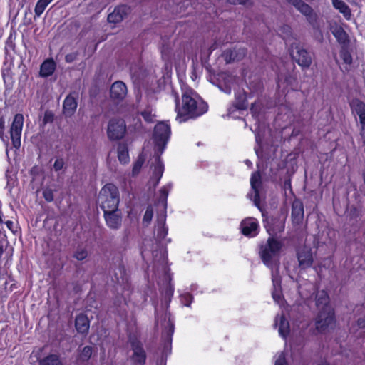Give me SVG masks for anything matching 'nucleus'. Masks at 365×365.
I'll return each instance as SVG.
<instances>
[{
	"label": "nucleus",
	"mask_w": 365,
	"mask_h": 365,
	"mask_svg": "<svg viewBox=\"0 0 365 365\" xmlns=\"http://www.w3.org/2000/svg\"><path fill=\"white\" fill-rule=\"evenodd\" d=\"M140 115L143 118L147 123H153L155 120V115L151 107H146L140 112Z\"/></svg>",
	"instance_id": "32"
},
{
	"label": "nucleus",
	"mask_w": 365,
	"mask_h": 365,
	"mask_svg": "<svg viewBox=\"0 0 365 365\" xmlns=\"http://www.w3.org/2000/svg\"><path fill=\"white\" fill-rule=\"evenodd\" d=\"M334 323V317L331 310L320 311L316 319V328L319 331H325L331 328Z\"/></svg>",
	"instance_id": "7"
},
{
	"label": "nucleus",
	"mask_w": 365,
	"mask_h": 365,
	"mask_svg": "<svg viewBox=\"0 0 365 365\" xmlns=\"http://www.w3.org/2000/svg\"><path fill=\"white\" fill-rule=\"evenodd\" d=\"M267 231L270 235H275L277 232H275L274 230H271L270 228H267Z\"/></svg>",
	"instance_id": "53"
},
{
	"label": "nucleus",
	"mask_w": 365,
	"mask_h": 365,
	"mask_svg": "<svg viewBox=\"0 0 365 365\" xmlns=\"http://www.w3.org/2000/svg\"><path fill=\"white\" fill-rule=\"evenodd\" d=\"M284 228V225L283 224H281L277 232H282Z\"/></svg>",
	"instance_id": "54"
},
{
	"label": "nucleus",
	"mask_w": 365,
	"mask_h": 365,
	"mask_svg": "<svg viewBox=\"0 0 365 365\" xmlns=\"http://www.w3.org/2000/svg\"><path fill=\"white\" fill-rule=\"evenodd\" d=\"M143 164V160L142 158H138L136 162L133 165V174L136 175L139 173Z\"/></svg>",
	"instance_id": "41"
},
{
	"label": "nucleus",
	"mask_w": 365,
	"mask_h": 365,
	"mask_svg": "<svg viewBox=\"0 0 365 365\" xmlns=\"http://www.w3.org/2000/svg\"><path fill=\"white\" fill-rule=\"evenodd\" d=\"M129 12V8L125 5L115 8L113 11L108 16V21L110 23L117 24L123 21Z\"/></svg>",
	"instance_id": "14"
},
{
	"label": "nucleus",
	"mask_w": 365,
	"mask_h": 365,
	"mask_svg": "<svg viewBox=\"0 0 365 365\" xmlns=\"http://www.w3.org/2000/svg\"><path fill=\"white\" fill-rule=\"evenodd\" d=\"M250 185L252 190L254 191L253 201L255 205L259 207V188L261 185V176L259 172L252 173L250 178Z\"/></svg>",
	"instance_id": "16"
},
{
	"label": "nucleus",
	"mask_w": 365,
	"mask_h": 365,
	"mask_svg": "<svg viewBox=\"0 0 365 365\" xmlns=\"http://www.w3.org/2000/svg\"><path fill=\"white\" fill-rule=\"evenodd\" d=\"M246 55L245 48L226 50L222 53V57L227 63H231L235 61H240Z\"/></svg>",
	"instance_id": "17"
},
{
	"label": "nucleus",
	"mask_w": 365,
	"mask_h": 365,
	"mask_svg": "<svg viewBox=\"0 0 365 365\" xmlns=\"http://www.w3.org/2000/svg\"><path fill=\"white\" fill-rule=\"evenodd\" d=\"M364 182H365V174H364Z\"/></svg>",
	"instance_id": "59"
},
{
	"label": "nucleus",
	"mask_w": 365,
	"mask_h": 365,
	"mask_svg": "<svg viewBox=\"0 0 365 365\" xmlns=\"http://www.w3.org/2000/svg\"><path fill=\"white\" fill-rule=\"evenodd\" d=\"M172 293H173V291L170 289V294H172Z\"/></svg>",
	"instance_id": "60"
},
{
	"label": "nucleus",
	"mask_w": 365,
	"mask_h": 365,
	"mask_svg": "<svg viewBox=\"0 0 365 365\" xmlns=\"http://www.w3.org/2000/svg\"><path fill=\"white\" fill-rule=\"evenodd\" d=\"M257 220L252 217H248L242 221L240 227L242 233L247 237H255L257 235L258 230Z\"/></svg>",
	"instance_id": "10"
},
{
	"label": "nucleus",
	"mask_w": 365,
	"mask_h": 365,
	"mask_svg": "<svg viewBox=\"0 0 365 365\" xmlns=\"http://www.w3.org/2000/svg\"><path fill=\"white\" fill-rule=\"evenodd\" d=\"M284 29L287 30L288 31H290V28H289V26H286V27L284 28Z\"/></svg>",
	"instance_id": "58"
},
{
	"label": "nucleus",
	"mask_w": 365,
	"mask_h": 365,
	"mask_svg": "<svg viewBox=\"0 0 365 365\" xmlns=\"http://www.w3.org/2000/svg\"><path fill=\"white\" fill-rule=\"evenodd\" d=\"M334 7L339 10L346 19H349L351 17V10L346 4L341 0H332Z\"/></svg>",
	"instance_id": "27"
},
{
	"label": "nucleus",
	"mask_w": 365,
	"mask_h": 365,
	"mask_svg": "<svg viewBox=\"0 0 365 365\" xmlns=\"http://www.w3.org/2000/svg\"><path fill=\"white\" fill-rule=\"evenodd\" d=\"M246 164L248 165H250L252 163L250 160H246Z\"/></svg>",
	"instance_id": "57"
},
{
	"label": "nucleus",
	"mask_w": 365,
	"mask_h": 365,
	"mask_svg": "<svg viewBox=\"0 0 365 365\" xmlns=\"http://www.w3.org/2000/svg\"><path fill=\"white\" fill-rule=\"evenodd\" d=\"M292 218L294 224H299L304 218V207L300 201L295 200L292 203Z\"/></svg>",
	"instance_id": "18"
},
{
	"label": "nucleus",
	"mask_w": 365,
	"mask_h": 365,
	"mask_svg": "<svg viewBox=\"0 0 365 365\" xmlns=\"http://www.w3.org/2000/svg\"><path fill=\"white\" fill-rule=\"evenodd\" d=\"M295 82V78L292 76H289L286 77L284 80L281 78H278V87L280 88H285L288 86H290L291 88L293 89L294 86H292V83Z\"/></svg>",
	"instance_id": "34"
},
{
	"label": "nucleus",
	"mask_w": 365,
	"mask_h": 365,
	"mask_svg": "<svg viewBox=\"0 0 365 365\" xmlns=\"http://www.w3.org/2000/svg\"><path fill=\"white\" fill-rule=\"evenodd\" d=\"M43 197L46 201L51 202L53 200V191L49 187H46L43 190Z\"/></svg>",
	"instance_id": "37"
},
{
	"label": "nucleus",
	"mask_w": 365,
	"mask_h": 365,
	"mask_svg": "<svg viewBox=\"0 0 365 365\" xmlns=\"http://www.w3.org/2000/svg\"><path fill=\"white\" fill-rule=\"evenodd\" d=\"M56 68V63L53 59L46 60L41 66L40 75L43 77L51 76Z\"/></svg>",
	"instance_id": "25"
},
{
	"label": "nucleus",
	"mask_w": 365,
	"mask_h": 365,
	"mask_svg": "<svg viewBox=\"0 0 365 365\" xmlns=\"http://www.w3.org/2000/svg\"><path fill=\"white\" fill-rule=\"evenodd\" d=\"M276 360L274 365H287V362L285 359V355L283 352H281L276 355Z\"/></svg>",
	"instance_id": "40"
},
{
	"label": "nucleus",
	"mask_w": 365,
	"mask_h": 365,
	"mask_svg": "<svg viewBox=\"0 0 365 365\" xmlns=\"http://www.w3.org/2000/svg\"><path fill=\"white\" fill-rule=\"evenodd\" d=\"M126 125L123 119H113L108 126V136L111 140H118L123 137Z\"/></svg>",
	"instance_id": "6"
},
{
	"label": "nucleus",
	"mask_w": 365,
	"mask_h": 365,
	"mask_svg": "<svg viewBox=\"0 0 365 365\" xmlns=\"http://www.w3.org/2000/svg\"><path fill=\"white\" fill-rule=\"evenodd\" d=\"M227 1L232 4H244L246 3L247 0H227Z\"/></svg>",
	"instance_id": "48"
},
{
	"label": "nucleus",
	"mask_w": 365,
	"mask_h": 365,
	"mask_svg": "<svg viewBox=\"0 0 365 365\" xmlns=\"http://www.w3.org/2000/svg\"><path fill=\"white\" fill-rule=\"evenodd\" d=\"M164 166L159 156L155 158V164L153 170V175L151 180L155 181V185H157L163 176Z\"/></svg>",
	"instance_id": "23"
},
{
	"label": "nucleus",
	"mask_w": 365,
	"mask_h": 365,
	"mask_svg": "<svg viewBox=\"0 0 365 365\" xmlns=\"http://www.w3.org/2000/svg\"><path fill=\"white\" fill-rule=\"evenodd\" d=\"M53 1V0H38L34 8V18L40 17L48 4Z\"/></svg>",
	"instance_id": "28"
},
{
	"label": "nucleus",
	"mask_w": 365,
	"mask_h": 365,
	"mask_svg": "<svg viewBox=\"0 0 365 365\" xmlns=\"http://www.w3.org/2000/svg\"><path fill=\"white\" fill-rule=\"evenodd\" d=\"M332 34L339 43H344L346 42V34L341 27H335L332 31Z\"/></svg>",
	"instance_id": "33"
},
{
	"label": "nucleus",
	"mask_w": 365,
	"mask_h": 365,
	"mask_svg": "<svg viewBox=\"0 0 365 365\" xmlns=\"http://www.w3.org/2000/svg\"><path fill=\"white\" fill-rule=\"evenodd\" d=\"M104 218L108 227L113 230H118L122 223L121 212L118 210L104 211Z\"/></svg>",
	"instance_id": "8"
},
{
	"label": "nucleus",
	"mask_w": 365,
	"mask_h": 365,
	"mask_svg": "<svg viewBox=\"0 0 365 365\" xmlns=\"http://www.w3.org/2000/svg\"><path fill=\"white\" fill-rule=\"evenodd\" d=\"M192 297L190 294H185L182 295V302L185 306L189 307L192 302Z\"/></svg>",
	"instance_id": "44"
},
{
	"label": "nucleus",
	"mask_w": 365,
	"mask_h": 365,
	"mask_svg": "<svg viewBox=\"0 0 365 365\" xmlns=\"http://www.w3.org/2000/svg\"><path fill=\"white\" fill-rule=\"evenodd\" d=\"M78 94L73 93L66 96L63 101V112L66 117L72 116L76 110Z\"/></svg>",
	"instance_id": "12"
},
{
	"label": "nucleus",
	"mask_w": 365,
	"mask_h": 365,
	"mask_svg": "<svg viewBox=\"0 0 365 365\" xmlns=\"http://www.w3.org/2000/svg\"><path fill=\"white\" fill-rule=\"evenodd\" d=\"M358 325L360 327H365V320H364V319H359L358 320Z\"/></svg>",
	"instance_id": "51"
},
{
	"label": "nucleus",
	"mask_w": 365,
	"mask_h": 365,
	"mask_svg": "<svg viewBox=\"0 0 365 365\" xmlns=\"http://www.w3.org/2000/svg\"><path fill=\"white\" fill-rule=\"evenodd\" d=\"M63 165H64L63 160L61 158H58L56 160V161L53 164V168L56 171H58L63 168Z\"/></svg>",
	"instance_id": "45"
},
{
	"label": "nucleus",
	"mask_w": 365,
	"mask_h": 365,
	"mask_svg": "<svg viewBox=\"0 0 365 365\" xmlns=\"http://www.w3.org/2000/svg\"><path fill=\"white\" fill-rule=\"evenodd\" d=\"M5 122L3 118H0V129H4L5 128Z\"/></svg>",
	"instance_id": "50"
},
{
	"label": "nucleus",
	"mask_w": 365,
	"mask_h": 365,
	"mask_svg": "<svg viewBox=\"0 0 365 365\" xmlns=\"http://www.w3.org/2000/svg\"><path fill=\"white\" fill-rule=\"evenodd\" d=\"M165 213L163 212L158 217L157 225H155V231L157 232V236L160 239L164 238L168 234V228L165 225Z\"/></svg>",
	"instance_id": "22"
},
{
	"label": "nucleus",
	"mask_w": 365,
	"mask_h": 365,
	"mask_svg": "<svg viewBox=\"0 0 365 365\" xmlns=\"http://www.w3.org/2000/svg\"><path fill=\"white\" fill-rule=\"evenodd\" d=\"M118 157L120 162L126 164L129 162L130 158L128 150L125 145H119L118 147Z\"/></svg>",
	"instance_id": "30"
},
{
	"label": "nucleus",
	"mask_w": 365,
	"mask_h": 365,
	"mask_svg": "<svg viewBox=\"0 0 365 365\" xmlns=\"http://www.w3.org/2000/svg\"><path fill=\"white\" fill-rule=\"evenodd\" d=\"M98 202L103 212L118 209L120 202L118 187L113 183L106 184L99 192Z\"/></svg>",
	"instance_id": "3"
},
{
	"label": "nucleus",
	"mask_w": 365,
	"mask_h": 365,
	"mask_svg": "<svg viewBox=\"0 0 365 365\" xmlns=\"http://www.w3.org/2000/svg\"><path fill=\"white\" fill-rule=\"evenodd\" d=\"M92 355V349L89 346H85L79 354L78 360L82 361H88Z\"/></svg>",
	"instance_id": "35"
},
{
	"label": "nucleus",
	"mask_w": 365,
	"mask_h": 365,
	"mask_svg": "<svg viewBox=\"0 0 365 365\" xmlns=\"http://www.w3.org/2000/svg\"><path fill=\"white\" fill-rule=\"evenodd\" d=\"M329 298L327 293L324 291H318L316 294V304L321 311L331 310L329 307Z\"/></svg>",
	"instance_id": "20"
},
{
	"label": "nucleus",
	"mask_w": 365,
	"mask_h": 365,
	"mask_svg": "<svg viewBox=\"0 0 365 365\" xmlns=\"http://www.w3.org/2000/svg\"><path fill=\"white\" fill-rule=\"evenodd\" d=\"M133 354L132 359L136 365H143L145 361V354L140 343L135 340L131 342Z\"/></svg>",
	"instance_id": "13"
},
{
	"label": "nucleus",
	"mask_w": 365,
	"mask_h": 365,
	"mask_svg": "<svg viewBox=\"0 0 365 365\" xmlns=\"http://www.w3.org/2000/svg\"><path fill=\"white\" fill-rule=\"evenodd\" d=\"M127 95V87L123 81H116L110 88V97L113 99L123 100Z\"/></svg>",
	"instance_id": "15"
},
{
	"label": "nucleus",
	"mask_w": 365,
	"mask_h": 365,
	"mask_svg": "<svg viewBox=\"0 0 365 365\" xmlns=\"http://www.w3.org/2000/svg\"><path fill=\"white\" fill-rule=\"evenodd\" d=\"M291 55L297 63L302 67H309L312 63V58L307 51L299 46L291 51Z\"/></svg>",
	"instance_id": "9"
},
{
	"label": "nucleus",
	"mask_w": 365,
	"mask_h": 365,
	"mask_svg": "<svg viewBox=\"0 0 365 365\" xmlns=\"http://www.w3.org/2000/svg\"><path fill=\"white\" fill-rule=\"evenodd\" d=\"M0 138L5 144H8L9 138L6 135H4V129H0Z\"/></svg>",
	"instance_id": "47"
},
{
	"label": "nucleus",
	"mask_w": 365,
	"mask_h": 365,
	"mask_svg": "<svg viewBox=\"0 0 365 365\" xmlns=\"http://www.w3.org/2000/svg\"><path fill=\"white\" fill-rule=\"evenodd\" d=\"M299 265L302 269H306L312 266L313 257L311 248L303 247L297 252Z\"/></svg>",
	"instance_id": "11"
},
{
	"label": "nucleus",
	"mask_w": 365,
	"mask_h": 365,
	"mask_svg": "<svg viewBox=\"0 0 365 365\" xmlns=\"http://www.w3.org/2000/svg\"><path fill=\"white\" fill-rule=\"evenodd\" d=\"M177 118L179 122L195 118L207 112V105L192 89H186L182 96V106L176 105Z\"/></svg>",
	"instance_id": "2"
},
{
	"label": "nucleus",
	"mask_w": 365,
	"mask_h": 365,
	"mask_svg": "<svg viewBox=\"0 0 365 365\" xmlns=\"http://www.w3.org/2000/svg\"><path fill=\"white\" fill-rule=\"evenodd\" d=\"M172 187V184L168 183L163 186L160 190L159 202L162 203L164 210L166 208L168 195Z\"/></svg>",
	"instance_id": "29"
},
{
	"label": "nucleus",
	"mask_w": 365,
	"mask_h": 365,
	"mask_svg": "<svg viewBox=\"0 0 365 365\" xmlns=\"http://www.w3.org/2000/svg\"><path fill=\"white\" fill-rule=\"evenodd\" d=\"M225 84H227V83H225ZM222 91H225L227 93H231V87H230V85H226L225 90H222Z\"/></svg>",
	"instance_id": "52"
},
{
	"label": "nucleus",
	"mask_w": 365,
	"mask_h": 365,
	"mask_svg": "<svg viewBox=\"0 0 365 365\" xmlns=\"http://www.w3.org/2000/svg\"><path fill=\"white\" fill-rule=\"evenodd\" d=\"M87 255L88 253L86 249L79 248L76 251L74 254V257L78 260H83L85 258H86Z\"/></svg>",
	"instance_id": "38"
},
{
	"label": "nucleus",
	"mask_w": 365,
	"mask_h": 365,
	"mask_svg": "<svg viewBox=\"0 0 365 365\" xmlns=\"http://www.w3.org/2000/svg\"><path fill=\"white\" fill-rule=\"evenodd\" d=\"M319 365H329V364H327V362L323 361V362L320 363Z\"/></svg>",
	"instance_id": "56"
},
{
	"label": "nucleus",
	"mask_w": 365,
	"mask_h": 365,
	"mask_svg": "<svg viewBox=\"0 0 365 365\" xmlns=\"http://www.w3.org/2000/svg\"><path fill=\"white\" fill-rule=\"evenodd\" d=\"M340 58L347 65H350L352 62L351 53L344 48L340 51Z\"/></svg>",
	"instance_id": "36"
},
{
	"label": "nucleus",
	"mask_w": 365,
	"mask_h": 365,
	"mask_svg": "<svg viewBox=\"0 0 365 365\" xmlns=\"http://www.w3.org/2000/svg\"><path fill=\"white\" fill-rule=\"evenodd\" d=\"M4 252V249L2 246H0V257L2 255Z\"/></svg>",
	"instance_id": "55"
},
{
	"label": "nucleus",
	"mask_w": 365,
	"mask_h": 365,
	"mask_svg": "<svg viewBox=\"0 0 365 365\" xmlns=\"http://www.w3.org/2000/svg\"><path fill=\"white\" fill-rule=\"evenodd\" d=\"M289 2L307 16H309L312 13V8L302 0H289Z\"/></svg>",
	"instance_id": "26"
},
{
	"label": "nucleus",
	"mask_w": 365,
	"mask_h": 365,
	"mask_svg": "<svg viewBox=\"0 0 365 365\" xmlns=\"http://www.w3.org/2000/svg\"><path fill=\"white\" fill-rule=\"evenodd\" d=\"M76 328L78 332L85 334L89 329V321L84 314H79L76 319Z\"/></svg>",
	"instance_id": "24"
},
{
	"label": "nucleus",
	"mask_w": 365,
	"mask_h": 365,
	"mask_svg": "<svg viewBox=\"0 0 365 365\" xmlns=\"http://www.w3.org/2000/svg\"><path fill=\"white\" fill-rule=\"evenodd\" d=\"M39 365H63L59 357L56 354H51L39 361Z\"/></svg>",
	"instance_id": "31"
},
{
	"label": "nucleus",
	"mask_w": 365,
	"mask_h": 365,
	"mask_svg": "<svg viewBox=\"0 0 365 365\" xmlns=\"http://www.w3.org/2000/svg\"><path fill=\"white\" fill-rule=\"evenodd\" d=\"M76 58V53H69L67 54L65 57V60L67 63H71L73 61H75Z\"/></svg>",
	"instance_id": "46"
},
{
	"label": "nucleus",
	"mask_w": 365,
	"mask_h": 365,
	"mask_svg": "<svg viewBox=\"0 0 365 365\" xmlns=\"http://www.w3.org/2000/svg\"><path fill=\"white\" fill-rule=\"evenodd\" d=\"M361 128L360 130V135L362 137V138L365 140V124H361Z\"/></svg>",
	"instance_id": "49"
},
{
	"label": "nucleus",
	"mask_w": 365,
	"mask_h": 365,
	"mask_svg": "<svg viewBox=\"0 0 365 365\" xmlns=\"http://www.w3.org/2000/svg\"><path fill=\"white\" fill-rule=\"evenodd\" d=\"M352 111L359 118L360 123L365 124V103L358 99H354L351 103Z\"/></svg>",
	"instance_id": "19"
},
{
	"label": "nucleus",
	"mask_w": 365,
	"mask_h": 365,
	"mask_svg": "<svg viewBox=\"0 0 365 365\" xmlns=\"http://www.w3.org/2000/svg\"><path fill=\"white\" fill-rule=\"evenodd\" d=\"M235 106L239 110H245L247 107V103L246 102V98L242 97L241 101H239L236 103Z\"/></svg>",
	"instance_id": "43"
},
{
	"label": "nucleus",
	"mask_w": 365,
	"mask_h": 365,
	"mask_svg": "<svg viewBox=\"0 0 365 365\" xmlns=\"http://www.w3.org/2000/svg\"><path fill=\"white\" fill-rule=\"evenodd\" d=\"M24 118L22 114L15 115L13 122L10 128V137L12 141L13 146L19 149L21 146V138L22 128L24 125Z\"/></svg>",
	"instance_id": "5"
},
{
	"label": "nucleus",
	"mask_w": 365,
	"mask_h": 365,
	"mask_svg": "<svg viewBox=\"0 0 365 365\" xmlns=\"http://www.w3.org/2000/svg\"><path fill=\"white\" fill-rule=\"evenodd\" d=\"M275 326H278V331L279 335L285 338L289 332V324L288 321L283 315H277L275 317Z\"/></svg>",
	"instance_id": "21"
},
{
	"label": "nucleus",
	"mask_w": 365,
	"mask_h": 365,
	"mask_svg": "<svg viewBox=\"0 0 365 365\" xmlns=\"http://www.w3.org/2000/svg\"><path fill=\"white\" fill-rule=\"evenodd\" d=\"M170 135V127L164 122L158 123L154 129L153 138L155 146L158 151L162 153Z\"/></svg>",
	"instance_id": "4"
},
{
	"label": "nucleus",
	"mask_w": 365,
	"mask_h": 365,
	"mask_svg": "<svg viewBox=\"0 0 365 365\" xmlns=\"http://www.w3.org/2000/svg\"><path fill=\"white\" fill-rule=\"evenodd\" d=\"M153 215V211L152 207H148L143 216V222L147 225L149 224L152 220Z\"/></svg>",
	"instance_id": "39"
},
{
	"label": "nucleus",
	"mask_w": 365,
	"mask_h": 365,
	"mask_svg": "<svg viewBox=\"0 0 365 365\" xmlns=\"http://www.w3.org/2000/svg\"><path fill=\"white\" fill-rule=\"evenodd\" d=\"M163 326L165 328L168 329V335L171 336L174 331V325L170 318H168L167 321H165Z\"/></svg>",
	"instance_id": "42"
},
{
	"label": "nucleus",
	"mask_w": 365,
	"mask_h": 365,
	"mask_svg": "<svg viewBox=\"0 0 365 365\" xmlns=\"http://www.w3.org/2000/svg\"><path fill=\"white\" fill-rule=\"evenodd\" d=\"M282 244L273 237L268 238L267 244L261 247L260 256L264 264L271 269L274 300L279 303L282 299L281 278L279 276V254Z\"/></svg>",
	"instance_id": "1"
}]
</instances>
